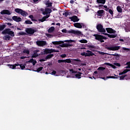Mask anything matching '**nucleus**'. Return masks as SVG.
I'll use <instances>...</instances> for the list:
<instances>
[{"label":"nucleus","instance_id":"30","mask_svg":"<svg viewBox=\"0 0 130 130\" xmlns=\"http://www.w3.org/2000/svg\"><path fill=\"white\" fill-rule=\"evenodd\" d=\"M117 11L118 13H122V9L120 6L117 7Z\"/></svg>","mask_w":130,"mask_h":130},{"label":"nucleus","instance_id":"53","mask_svg":"<svg viewBox=\"0 0 130 130\" xmlns=\"http://www.w3.org/2000/svg\"><path fill=\"white\" fill-rule=\"evenodd\" d=\"M62 33H67V29H63L62 30Z\"/></svg>","mask_w":130,"mask_h":130},{"label":"nucleus","instance_id":"47","mask_svg":"<svg viewBox=\"0 0 130 130\" xmlns=\"http://www.w3.org/2000/svg\"><path fill=\"white\" fill-rule=\"evenodd\" d=\"M108 11L111 15H113V11L111 9H109Z\"/></svg>","mask_w":130,"mask_h":130},{"label":"nucleus","instance_id":"64","mask_svg":"<svg viewBox=\"0 0 130 130\" xmlns=\"http://www.w3.org/2000/svg\"><path fill=\"white\" fill-rule=\"evenodd\" d=\"M126 69H130V67L127 65V67H125Z\"/></svg>","mask_w":130,"mask_h":130},{"label":"nucleus","instance_id":"27","mask_svg":"<svg viewBox=\"0 0 130 130\" xmlns=\"http://www.w3.org/2000/svg\"><path fill=\"white\" fill-rule=\"evenodd\" d=\"M4 40H10L11 39V37L9 35H6L3 37Z\"/></svg>","mask_w":130,"mask_h":130},{"label":"nucleus","instance_id":"15","mask_svg":"<svg viewBox=\"0 0 130 130\" xmlns=\"http://www.w3.org/2000/svg\"><path fill=\"white\" fill-rule=\"evenodd\" d=\"M12 19L14 21H15V22H21V21H22V18H21V17L16 16H13Z\"/></svg>","mask_w":130,"mask_h":130},{"label":"nucleus","instance_id":"28","mask_svg":"<svg viewBox=\"0 0 130 130\" xmlns=\"http://www.w3.org/2000/svg\"><path fill=\"white\" fill-rule=\"evenodd\" d=\"M115 76H107V79H117L118 78V76L115 75Z\"/></svg>","mask_w":130,"mask_h":130},{"label":"nucleus","instance_id":"13","mask_svg":"<svg viewBox=\"0 0 130 130\" xmlns=\"http://www.w3.org/2000/svg\"><path fill=\"white\" fill-rule=\"evenodd\" d=\"M52 52H53V49H46L44 51V53L45 54L52 53Z\"/></svg>","mask_w":130,"mask_h":130},{"label":"nucleus","instance_id":"42","mask_svg":"<svg viewBox=\"0 0 130 130\" xmlns=\"http://www.w3.org/2000/svg\"><path fill=\"white\" fill-rule=\"evenodd\" d=\"M19 35H26V32H24V31H22V32H19Z\"/></svg>","mask_w":130,"mask_h":130},{"label":"nucleus","instance_id":"59","mask_svg":"<svg viewBox=\"0 0 130 130\" xmlns=\"http://www.w3.org/2000/svg\"><path fill=\"white\" fill-rule=\"evenodd\" d=\"M20 58H21V59H24V58H26V57H25V56H22V57H20Z\"/></svg>","mask_w":130,"mask_h":130},{"label":"nucleus","instance_id":"40","mask_svg":"<svg viewBox=\"0 0 130 130\" xmlns=\"http://www.w3.org/2000/svg\"><path fill=\"white\" fill-rule=\"evenodd\" d=\"M25 24H33V23L31 21L26 20Z\"/></svg>","mask_w":130,"mask_h":130},{"label":"nucleus","instance_id":"12","mask_svg":"<svg viewBox=\"0 0 130 130\" xmlns=\"http://www.w3.org/2000/svg\"><path fill=\"white\" fill-rule=\"evenodd\" d=\"M38 52H39V50L38 49L35 50L34 51V53L31 57L34 58V57H37L38 56H39V55H40V54H39Z\"/></svg>","mask_w":130,"mask_h":130},{"label":"nucleus","instance_id":"62","mask_svg":"<svg viewBox=\"0 0 130 130\" xmlns=\"http://www.w3.org/2000/svg\"><path fill=\"white\" fill-rule=\"evenodd\" d=\"M39 0H34V3H37Z\"/></svg>","mask_w":130,"mask_h":130},{"label":"nucleus","instance_id":"20","mask_svg":"<svg viewBox=\"0 0 130 130\" xmlns=\"http://www.w3.org/2000/svg\"><path fill=\"white\" fill-rule=\"evenodd\" d=\"M71 33L73 34H75V35H81L82 32L79 30H71Z\"/></svg>","mask_w":130,"mask_h":130},{"label":"nucleus","instance_id":"21","mask_svg":"<svg viewBox=\"0 0 130 130\" xmlns=\"http://www.w3.org/2000/svg\"><path fill=\"white\" fill-rule=\"evenodd\" d=\"M86 56H92L94 55V53H93L91 51L87 50L86 51Z\"/></svg>","mask_w":130,"mask_h":130},{"label":"nucleus","instance_id":"56","mask_svg":"<svg viewBox=\"0 0 130 130\" xmlns=\"http://www.w3.org/2000/svg\"><path fill=\"white\" fill-rule=\"evenodd\" d=\"M53 52H59V51L53 49Z\"/></svg>","mask_w":130,"mask_h":130},{"label":"nucleus","instance_id":"3","mask_svg":"<svg viewBox=\"0 0 130 130\" xmlns=\"http://www.w3.org/2000/svg\"><path fill=\"white\" fill-rule=\"evenodd\" d=\"M70 74L71 75V78H77V79H81V75L82 73H77V72L74 71L73 69L69 70Z\"/></svg>","mask_w":130,"mask_h":130},{"label":"nucleus","instance_id":"43","mask_svg":"<svg viewBox=\"0 0 130 130\" xmlns=\"http://www.w3.org/2000/svg\"><path fill=\"white\" fill-rule=\"evenodd\" d=\"M114 66H116V67H120V64L119 63L115 62L113 63Z\"/></svg>","mask_w":130,"mask_h":130},{"label":"nucleus","instance_id":"37","mask_svg":"<svg viewBox=\"0 0 130 130\" xmlns=\"http://www.w3.org/2000/svg\"><path fill=\"white\" fill-rule=\"evenodd\" d=\"M108 55H113V56H117V57H119V55L116 53H115V54H107Z\"/></svg>","mask_w":130,"mask_h":130},{"label":"nucleus","instance_id":"55","mask_svg":"<svg viewBox=\"0 0 130 130\" xmlns=\"http://www.w3.org/2000/svg\"><path fill=\"white\" fill-rule=\"evenodd\" d=\"M29 18H30V19H31V20H33V18H34V17H33V15H30V16H29Z\"/></svg>","mask_w":130,"mask_h":130},{"label":"nucleus","instance_id":"17","mask_svg":"<svg viewBox=\"0 0 130 130\" xmlns=\"http://www.w3.org/2000/svg\"><path fill=\"white\" fill-rule=\"evenodd\" d=\"M50 15H47L46 16H44L42 19L39 20V22H44V21H46V19H48L49 18Z\"/></svg>","mask_w":130,"mask_h":130},{"label":"nucleus","instance_id":"34","mask_svg":"<svg viewBox=\"0 0 130 130\" xmlns=\"http://www.w3.org/2000/svg\"><path fill=\"white\" fill-rule=\"evenodd\" d=\"M46 5L47 6H48V7H52V3H50L49 1H47L46 3Z\"/></svg>","mask_w":130,"mask_h":130},{"label":"nucleus","instance_id":"14","mask_svg":"<svg viewBox=\"0 0 130 130\" xmlns=\"http://www.w3.org/2000/svg\"><path fill=\"white\" fill-rule=\"evenodd\" d=\"M26 33H28V34H34L35 33V30L33 28H27L26 29Z\"/></svg>","mask_w":130,"mask_h":130},{"label":"nucleus","instance_id":"10","mask_svg":"<svg viewBox=\"0 0 130 130\" xmlns=\"http://www.w3.org/2000/svg\"><path fill=\"white\" fill-rule=\"evenodd\" d=\"M36 44L38 45V46L43 47V46H45V45H47V43L45 41H37L36 42Z\"/></svg>","mask_w":130,"mask_h":130},{"label":"nucleus","instance_id":"52","mask_svg":"<svg viewBox=\"0 0 130 130\" xmlns=\"http://www.w3.org/2000/svg\"><path fill=\"white\" fill-rule=\"evenodd\" d=\"M55 74H56V71H53L51 73L52 75H55Z\"/></svg>","mask_w":130,"mask_h":130},{"label":"nucleus","instance_id":"39","mask_svg":"<svg viewBox=\"0 0 130 130\" xmlns=\"http://www.w3.org/2000/svg\"><path fill=\"white\" fill-rule=\"evenodd\" d=\"M88 47L89 48V49H90V50H92V51H94V50L93 49V48H94V46H91V45H89V46H88Z\"/></svg>","mask_w":130,"mask_h":130},{"label":"nucleus","instance_id":"49","mask_svg":"<svg viewBox=\"0 0 130 130\" xmlns=\"http://www.w3.org/2000/svg\"><path fill=\"white\" fill-rule=\"evenodd\" d=\"M122 49H123V50H127V51H128L130 50L129 49L126 48H125V47H123V48H122Z\"/></svg>","mask_w":130,"mask_h":130},{"label":"nucleus","instance_id":"22","mask_svg":"<svg viewBox=\"0 0 130 130\" xmlns=\"http://www.w3.org/2000/svg\"><path fill=\"white\" fill-rule=\"evenodd\" d=\"M96 2L98 4H103V5H104L106 2V0H96Z\"/></svg>","mask_w":130,"mask_h":130},{"label":"nucleus","instance_id":"35","mask_svg":"<svg viewBox=\"0 0 130 130\" xmlns=\"http://www.w3.org/2000/svg\"><path fill=\"white\" fill-rule=\"evenodd\" d=\"M80 43H87L88 41L87 40L83 39V40H80L79 41Z\"/></svg>","mask_w":130,"mask_h":130},{"label":"nucleus","instance_id":"23","mask_svg":"<svg viewBox=\"0 0 130 130\" xmlns=\"http://www.w3.org/2000/svg\"><path fill=\"white\" fill-rule=\"evenodd\" d=\"M28 62H32V63L33 64V66H35V64H36L37 61H36L35 60H34V59L31 58V59H30L28 61Z\"/></svg>","mask_w":130,"mask_h":130},{"label":"nucleus","instance_id":"60","mask_svg":"<svg viewBox=\"0 0 130 130\" xmlns=\"http://www.w3.org/2000/svg\"><path fill=\"white\" fill-rule=\"evenodd\" d=\"M70 4H74V1L73 0L70 1Z\"/></svg>","mask_w":130,"mask_h":130},{"label":"nucleus","instance_id":"26","mask_svg":"<svg viewBox=\"0 0 130 130\" xmlns=\"http://www.w3.org/2000/svg\"><path fill=\"white\" fill-rule=\"evenodd\" d=\"M74 26L76 28H82V25H81L80 23H74Z\"/></svg>","mask_w":130,"mask_h":130},{"label":"nucleus","instance_id":"2","mask_svg":"<svg viewBox=\"0 0 130 130\" xmlns=\"http://www.w3.org/2000/svg\"><path fill=\"white\" fill-rule=\"evenodd\" d=\"M53 45H59V44H61L60 45V47H71L73 46V44L70 43H63V41H54L52 42Z\"/></svg>","mask_w":130,"mask_h":130},{"label":"nucleus","instance_id":"54","mask_svg":"<svg viewBox=\"0 0 130 130\" xmlns=\"http://www.w3.org/2000/svg\"><path fill=\"white\" fill-rule=\"evenodd\" d=\"M64 16L65 17H68L69 16V12H65Z\"/></svg>","mask_w":130,"mask_h":130},{"label":"nucleus","instance_id":"48","mask_svg":"<svg viewBox=\"0 0 130 130\" xmlns=\"http://www.w3.org/2000/svg\"><path fill=\"white\" fill-rule=\"evenodd\" d=\"M47 37H48L49 38H52V37H53V36L50 35V34H47Z\"/></svg>","mask_w":130,"mask_h":130},{"label":"nucleus","instance_id":"58","mask_svg":"<svg viewBox=\"0 0 130 130\" xmlns=\"http://www.w3.org/2000/svg\"><path fill=\"white\" fill-rule=\"evenodd\" d=\"M7 25H8V26H12V23H7Z\"/></svg>","mask_w":130,"mask_h":130},{"label":"nucleus","instance_id":"18","mask_svg":"<svg viewBox=\"0 0 130 130\" xmlns=\"http://www.w3.org/2000/svg\"><path fill=\"white\" fill-rule=\"evenodd\" d=\"M106 30L108 33L112 34V33H115V30L111 28H106Z\"/></svg>","mask_w":130,"mask_h":130},{"label":"nucleus","instance_id":"31","mask_svg":"<svg viewBox=\"0 0 130 130\" xmlns=\"http://www.w3.org/2000/svg\"><path fill=\"white\" fill-rule=\"evenodd\" d=\"M105 64H106V66H109L110 67H111L112 68H113V69H115L116 68L115 66L112 64H111L110 63H105Z\"/></svg>","mask_w":130,"mask_h":130},{"label":"nucleus","instance_id":"9","mask_svg":"<svg viewBox=\"0 0 130 130\" xmlns=\"http://www.w3.org/2000/svg\"><path fill=\"white\" fill-rule=\"evenodd\" d=\"M40 11L42 12L43 15H47L48 14H50L52 12V10L49 8H46L45 9L41 8Z\"/></svg>","mask_w":130,"mask_h":130},{"label":"nucleus","instance_id":"16","mask_svg":"<svg viewBox=\"0 0 130 130\" xmlns=\"http://www.w3.org/2000/svg\"><path fill=\"white\" fill-rule=\"evenodd\" d=\"M1 15H11V12L8 10H4L1 12Z\"/></svg>","mask_w":130,"mask_h":130},{"label":"nucleus","instance_id":"50","mask_svg":"<svg viewBox=\"0 0 130 130\" xmlns=\"http://www.w3.org/2000/svg\"><path fill=\"white\" fill-rule=\"evenodd\" d=\"M86 54H87V53H85V52L82 53L81 55H82L83 56H86V55H87Z\"/></svg>","mask_w":130,"mask_h":130},{"label":"nucleus","instance_id":"33","mask_svg":"<svg viewBox=\"0 0 130 130\" xmlns=\"http://www.w3.org/2000/svg\"><path fill=\"white\" fill-rule=\"evenodd\" d=\"M6 27H7V25H6V24L0 25V31H3V30H4L5 28H6Z\"/></svg>","mask_w":130,"mask_h":130},{"label":"nucleus","instance_id":"25","mask_svg":"<svg viewBox=\"0 0 130 130\" xmlns=\"http://www.w3.org/2000/svg\"><path fill=\"white\" fill-rule=\"evenodd\" d=\"M129 71L130 70L128 69H125L122 72L119 73V75L120 76L121 75H123V74H126V73H127V72H129Z\"/></svg>","mask_w":130,"mask_h":130},{"label":"nucleus","instance_id":"1","mask_svg":"<svg viewBox=\"0 0 130 130\" xmlns=\"http://www.w3.org/2000/svg\"><path fill=\"white\" fill-rule=\"evenodd\" d=\"M96 29L98 32H100V33H102L103 34H104V35L108 36L110 38H115V37L117 36V35L116 34L109 35L105 33L106 32V30H105V28L103 27V25L101 24H99L96 25Z\"/></svg>","mask_w":130,"mask_h":130},{"label":"nucleus","instance_id":"6","mask_svg":"<svg viewBox=\"0 0 130 130\" xmlns=\"http://www.w3.org/2000/svg\"><path fill=\"white\" fill-rule=\"evenodd\" d=\"M15 12L18 14H20L22 17H27L28 16V13L21 9L16 8L15 9Z\"/></svg>","mask_w":130,"mask_h":130},{"label":"nucleus","instance_id":"36","mask_svg":"<svg viewBox=\"0 0 130 130\" xmlns=\"http://www.w3.org/2000/svg\"><path fill=\"white\" fill-rule=\"evenodd\" d=\"M53 54H49V55H48L46 57V59H50L51 57H53Z\"/></svg>","mask_w":130,"mask_h":130},{"label":"nucleus","instance_id":"7","mask_svg":"<svg viewBox=\"0 0 130 130\" xmlns=\"http://www.w3.org/2000/svg\"><path fill=\"white\" fill-rule=\"evenodd\" d=\"M93 36L95 37L96 40L101 41V43L104 42V40H103V39H105V40L107 39V38L100 35H93Z\"/></svg>","mask_w":130,"mask_h":130},{"label":"nucleus","instance_id":"5","mask_svg":"<svg viewBox=\"0 0 130 130\" xmlns=\"http://www.w3.org/2000/svg\"><path fill=\"white\" fill-rule=\"evenodd\" d=\"M64 60H65L64 62H67V63H71V62H72L74 64H80L81 63V60L79 59H73L72 61L71 59H67Z\"/></svg>","mask_w":130,"mask_h":130},{"label":"nucleus","instance_id":"8","mask_svg":"<svg viewBox=\"0 0 130 130\" xmlns=\"http://www.w3.org/2000/svg\"><path fill=\"white\" fill-rule=\"evenodd\" d=\"M2 34H8L9 35H11V36H15V34H14V32L11 30L10 28L5 29L4 30L2 31Z\"/></svg>","mask_w":130,"mask_h":130},{"label":"nucleus","instance_id":"45","mask_svg":"<svg viewBox=\"0 0 130 130\" xmlns=\"http://www.w3.org/2000/svg\"><path fill=\"white\" fill-rule=\"evenodd\" d=\"M98 70H100L101 71H104V70H105V68H104V67H99Z\"/></svg>","mask_w":130,"mask_h":130},{"label":"nucleus","instance_id":"57","mask_svg":"<svg viewBox=\"0 0 130 130\" xmlns=\"http://www.w3.org/2000/svg\"><path fill=\"white\" fill-rule=\"evenodd\" d=\"M100 54H102L103 55H104V54H105V53L104 52H100Z\"/></svg>","mask_w":130,"mask_h":130},{"label":"nucleus","instance_id":"44","mask_svg":"<svg viewBox=\"0 0 130 130\" xmlns=\"http://www.w3.org/2000/svg\"><path fill=\"white\" fill-rule=\"evenodd\" d=\"M126 76V75L120 76V80H124V78H125Z\"/></svg>","mask_w":130,"mask_h":130},{"label":"nucleus","instance_id":"32","mask_svg":"<svg viewBox=\"0 0 130 130\" xmlns=\"http://www.w3.org/2000/svg\"><path fill=\"white\" fill-rule=\"evenodd\" d=\"M104 13V10H99L98 11V16H101V15L103 14V13Z\"/></svg>","mask_w":130,"mask_h":130},{"label":"nucleus","instance_id":"29","mask_svg":"<svg viewBox=\"0 0 130 130\" xmlns=\"http://www.w3.org/2000/svg\"><path fill=\"white\" fill-rule=\"evenodd\" d=\"M63 43H64V42H67V43H72L73 42H75V41L72 40H67L63 41Z\"/></svg>","mask_w":130,"mask_h":130},{"label":"nucleus","instance_id":"11","mask_svg":"<svg viewBox=\"0 0 130 130\" xmlns=\"http://www.w3.org/2000/svg\"><path fill=\"white\" fill-rule=\"evenodd\" d=\"M120 48V46H113L112 47H106V49H108V50H112V51H115L116 50H118Z\"/></svg>","mask_w":130,"mask_h":130},{"label":"nucleus","instance_id":"19","mask_svg":"<svg viewBox=\"0 0 130 130\" xmlns=\"http://www.w3.org/2000/svg\"><path fill=\"white\" fill-rule=\"evenodd\" d=\"M70 19H71V21H73V22H78L79 21V19L77 16H74L72 17H70Z\"/></svg>","mask_w":130,"mask_h":130},{"label":"nucleus","instance_id":"51","mask_svg":"<svg viewBox=\"0 0 130 130\" xmlns=\"http://www.w3.org/2000/svg\"><path fill=\"white\" fill-rule=\"evenodd\" d=\"M61 57H66L67 56V55L66 54H62L60 55Z\"/></svg>","mask_w":130,"mask_h":130},{"label":"nucleus","instance_id":"46","mask_svg":"<svg viewBox=\"0 0 130 130\" xmlns=\"http://www.w3.org/2000/svg\"><path fill=\"white\" fill-rule=\"evenodd\" d=\"M58 63H60V62H66V60H58Z\"/></svg>","mask_w":130,"mask_h":130},{"label":"nucleus","instance_id":"24","mask_svg":"<svg viewBox=\"0 0 130 130\" xmlns=\"http://www.w3.org/2000/svg\"><path fill=\"white\" fill-rule=\"evenodd\" d=\"M54 30H55L54 27L52 26L50 28H49V29L48 30V33H52V32H53Z\"/></svg>","mask_w":130,"mask_h":130},{"label":"nucleus","instance_id":"38","mask_svg":"<svg viewBox=\"0 0 130 130\" xmlns=\"http://www.w3.org/2000/svg\"><path fill=\"white\" fill-rule=\"evenodd\" d=\"M42 70H43V67H40L37 70V72L39 73V72H41V71H42Z\"/></svg>","mask_w":130,"mask_h":130},{"label":"nucleus","instance_id":"4","mask_svg":"<svg viewBox=\"0 0 130 130\" xmlns=\"http://www.w3.org/2000/svg\"><path fill=\"white\" fill-rule=\"evenodd\" d=\"M10 69H12V70H16L17 69L16 67H18L17 69H21V70H24L25 68H26V64H19V63L17 64H15L13 65H8Z\"/></svg>","mask_w":130,"mask_h":130},{"label":"nucleus","instance_id":"61","mask_svg":"<svg viewBox=\"0 0 130 130\" xmlns=\"http://www.w3.org/2000/svg\"><path fill=\"white\" fill-rule=\"evenodd\" d=\"M40 61H45V60L44 59H42L40 60Z\"/></svg>","mask_w":130,"mask_h":130},{"label":"nucleus","instance_id":"63","mask_svg":"<svg viewBox=\"0 0 130 130\" xmlns=\"http://www.w3.org/2000/svg\"><path fill=\"white\" fill-rule=\"evenodd\" d=\"M119 41H122V42H123V39H120V40H119Z\"/></svg>","mask_w":130,"mask_h":130},{"label":"nucleus","instance_id":"41","mask_svg":"<svg viewBox=\"0 0 130 130\" xmlns=\"http://www.w3.org/2000/svg\"><path fill=\"white\" fill-rule=\"evenodd\" d=\"M23 52L24 53H26V54H29V53H30V52H29V50H24Z\"/></svg>","mask_w":130,"mask_h":130}]
</instances>
